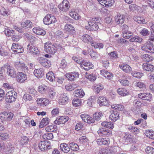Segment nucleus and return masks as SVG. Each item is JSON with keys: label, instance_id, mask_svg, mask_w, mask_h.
I'll return each mask as SVG.
<instances>
[{"label": "nucleus", "instance_id": "f257e3e1", "mask_svg": "<svg viewBox=\"0 0 154 154\" xmlns=\"http://www.w3.org/2000/svg\"><path fill=\"white\" fill-rule=\"evenodd\" d=\"M101 21V19L99 17H94L88 21V27L92 31H96L98 29H102L103 28L102 25L100 23Z\"/></svg>", "mask_w": 154, "mask_h": 154}, {"label": "nucleus", "instance_id": "f03ea898", "mask_svg": "<svg viewBox=\"0 0 154 154\" xmlns=\"http://www.w3.org/2000/svg\"><path fill=\"white\" fill-rule=\"evenodd\" d=\"M81 39L85 42L91 44V45L95 48H102L103 47V44L101 43H97L95 42L92 39V38L88 34H85L83 35Z\"/></svg>", "mask_w": 154, "mask_h": 154}, {"label": "nucleus", "instance_id": "7ed1b4c3", "mask_svg": "<svg viewBox=\"0 0 154 154\" xmlns=\"http://www.w3.org/2000/svg\"><path fill=\"white\" fill-rule=\"evenodd\" d=\"M57 45L51 42H48L45 43L44 48L45 51L47 53L54 54L57 51Z\"/></svg>", "mask_w": 154, "mask_h": 154}, {"label": "nucleus", "instance_id": "20e7f679", "mask_svg": "<svg viewBox=\"0 0 154 154\" xmlns=\"http://www.w3.org/2000/svg\"><path fill=\"white\" fill-rule=\"evenodd\" d=\"M14 114L10 112H4L0 113V121L4 124H7L8 122L11 120Z\"/></svg>", "mask_w": 154, "mask_h": 154}, {"label": "nucleus", "instance_id": "39448f33", "mask_svg": "<svg viewBox=\"0 0 154 154\" xmlns=\"http://www.w3.org/2000/svg\"><path fill=\"white\" fill-rule=\"evenodd\" d=\"M17 93L14 91H10L8 92L6 95L5 100L8 103H12L15 101L17 97Z\"/></svg>", "mask_w": 154, "mask_h": 154}, {"label": "nucleus", "instance_id": "423d86ee", "mask_svg": "<svg viewBox=\"0 0 154 154\" xmlns=\"http://www.w3.org/2000/svg\"><path fill=\"white\" fill-rule=\"evenodd\" d=\"M142 49L147 52L154 53V46L152 43L148 41L142 46Z\"/></svg>", "mask_w": 154, "mask_h": 154}, {"label": "nucleus", "instance_id": "0eeeda50", "mask_svg": "<svg viewBox=\"0 0 154 154\" xmlns=\"http://www.w3.org/2000/svg\"><path fill=\"white\" fill-rule=\"evenodd\" d=\"M38 147L42 151L51 149V146L50 143L47 140L41 141L38 144Z\"/></svg>", "mask_w": 154, "mask_h": 154}, {"label": "nucleus", "instance_id": "6e6552de", "mask_svg": "<svg viewBox=\"0 0 154 154\" xmlns=\"http://www.w3.org/2000/svg\"><path fill=\"white\" fill-rule=\"evenodd\" d=\"M57 20L55 17L51 14H48L43 19V22L45 24L49 25L56 22Z\"/></svg>", "mask_w": 154, "mask_h": 154}, {"label": "nucleus", "instance_id": "1a4fd4ad", "mask_svg": "<svg viewBox=\"0 0 154 154\" xmlns=\"http://www.w3.org/2000/svg\"><path fill=\"white\" fill-rule=\"evenodd\" d=\"M58 7L61 11L66 12L69 10V3L67 0H63L62 3L58 5Z\"/></svg>", "mask_w": 154, "mask_h": 154}, {"label": "nucleus", "instance_id": "9d476101", "mask_svg": "<svg viewBox=\"0 0 154 154\" xmlns=\"http://www.w3.org/2000/svg\"><path fill=\"white\" fill-rule=\"evenodd\" d=\"M2 69L5 70L8 75L12 77H14L16 75V72L15 69L8 65H6L2 66Z\"/></svg>", "mask_w": 154, "mask_h": 154}, {"label": "nucleus", "instance_id": "9b49d317", "mask_svg": "<svg viewBox=\"0 0 154 154\" xmlns=\"http://www.w3.org/2000/svg\"><path fill=\"white\" fill-rule=\"evenodd\" d=\"M15 149L14 146L12 144L8 143L5 144V147L2 151L6 154H11L14 152Z\"/></svg>", "mask_w": 154, "mask_h": 154}, {"label": "nucleus", "instance_id": "f8f14e48", "mask_svg": "<svg viewBox=\"0 0 154 154\" xmlns=\"http://www.w3.org/2000/svg\"><path fill=\"white\" fill-rule=\"evenodd\" d=\"M97 133L100 136H109L112 134V132L111 131L103 128H100L97 131Z\"/></svg>", "mask_w": 154, "mask_h": 154}, {"label": "nucleus", "instance_id": "ddd939ff", "mask_svg": "<svg viewBox=\"0 0 154 154\" xmlns=\"http://www.w3.org/2000/svg\"><path fill=\"white\" fill-rule=\"evenodd\" d=\"M80 116L82 120L85 122L89 124L93 123L94 122V119L86 113L81 114Z\"/></svg>", "mask_w": 154, "mask_h": 154}, {"label": "nucleus", "instance_id": "4468645a", "mask_svg": "<svg viewBox=\"0 0 154 154\" xmlns=\"http://www.w3.org/2000/svg\"><path fill=\"white\" fill-rule=\"evenodd\" d=\"M11 48L12 51L16 54L21 53L24 51L23 47L21 45L16 43H13Z\"/></svg>", "mask_w": 154, "mask_h": 154}, {"label": "nucleus", "instance_id": "2eb2a0df", "mask_svg": "<svg viewBox=\"0 0 154 154\" xmlns=\"http://www.w3.org/2000/svg\"><path fill=\"white\" fill-rule=\"evenodd\" d=\"M27 49L28 51L33 55H38L40 52L37 47L34 46L32 44H29L27 45Z\"/></svg>", "mask_w": 154, "mask_h": 154}, {"label": "nucleus", "instance_id": "dca6fc26", "mask_svg": "<svg viewBox=\"0 0 154 154\" xmlns=\"http://www.w3.org/2000/svg\"><path fill=\"white\" fill-rule=\"evenodd\" d=\"M133 103L134 107L132 108V110L135 114L139 113L140 112V107L141 104V102L137 100H135Z\"/></svg>", "mask_w": 154, "mask_h": 154}, {"label": "nucleus", "instance_id": "f3484780", "mask_svg": "<svg viewBox=\"0 0 154 154\" xmlns=\"http://www.w3.org/2000/svg\"><path fill=\"white\" fill-rule=\"evenodd\" d=\"M36 102L38 105L43 106H47L50 103L49 99L46 98H38Z\"/></svg>", "mask_w": 154, "mask_h": 154}, {"label": "nucleus", "instance_id": "a211bd4d", "mask_svg": "<svg viewBox=\"0 0 154 154\" xmlns=\"http://www.w3.org/2000/svg\"><path fill=\"white\" fill-rule=\"evenodd\" d=\"M79 74L78 72H69L66 74V76L68 80L73 81L79 77Z\"/></svg>", "mask_w": 154, "mask_h": 154}, {"label": "nucleus", "instance_id": "6ab92c4d", "mask_svg": "<svg viewBox=\"0 0 154 154\" xmlns=\"http://www.w3.org/2000/svg\"><path fill=\"white\" fill-rule=\"evenodd\" d=\"M80 66L82 69L88 70L92 68L94 65L91 63L90 62H85L83 60Z\"/></svg>", "mask_w": 154, "mask_h": 154}, {"label": "nucleus", "instance_id": "aec40b11", "mask_svg": "<svg viewBox=\"0 0 154 154\" xmlns=\"http://www.w3.org/2000/svg\"><path fill=\"white\" fill-rule=\"evenodd\" d=\"M38 59L39 63L44 67L48 68L51 66V64L49 60L41 57L38 58Z\"/></svg>", "mask_w": 154, "mask_h": 154}, {"label": "nucleus", "instance_id": "412c9836", "mask_svg": "<svg viewBox=\"0 0 154 154\" xmlns=\"http://www.w3.org/2000/svg\"><path fill=\"white\" fill-rule=\"evenodd\" d=\"M97 101L98 103L100 106H108L109 105V101L104 97H99Z\"/></svg>", "mask_w": 154, "mask_h": 154}, {"label": "nucleus", "instance_id": "4be33fe9", "mask_svg": "<svg viewBox=\"0 0 154 154\" xmlns=\"http://www.w3.org/2000/svg\"><path fill=\"white\" fill-rule=\"evenodd\" d=\"M15 66L18 70L24 71L27 70V66L23 62L19 61L16 62Z\"/></svg>", "mask_w": 154, "mask_h": 154}, {"label": "nucleus", "instance_id": "5701e85b", "mask_svg": "<svg viewBox=\"0 0 154 154\" xmlns=\"http://www.w3.org/2000/svg\"><path fill=\"white\" fill-rule=\"evenodd\" d=\"M115 19L116 22L117 24L122 25L124 23L125 16L119 14L116 16Z\"/></svg>", "mask_w": 154, "mask_h": 154}, {"label": "nucleus", "instance_id": "b1692460", "mask_svg": "<svg viewBox=\"0 0 154 154\" xmlns=\"http://www.w3.org/2000/svg\"><path fill=\"white\" fill-rule=\"evenodd\" d=\"M68 98L66 94H64L61 95L60 97L58 102L60 104L65 105L68 103Z\"/></svg>", "mask_w": 154, "mask_h": 154}, {"label": "nucleus", "instance_id": "393cba45", "mask_svg": "<svg viewBox=\"0 0 154 154\" xmlns=\"http://www.w3.org/2000/svg\"><path fill=\"white\" fill-rule=\"evenodd\" d=\"M96 141L99 145H107L109 143L110 140L108 138L100 137L97 139Z\"/></svg>", "mask_w": 154, "mask_h": 154}, {"label": "nucleus", "instance_id": "a878e982", "mask_svg": "<svg viewBox=\"0 0 154 154\" xmlns=\"http://www.w3.org/2000/svg\"><path fill=\"white\" fill-rule=\"evenodd\" d=\"M100 74L109 80H111L113 76V74L106 70L105 69L101 70L100 71Z\"/></svg>", "mask_w": 154, "mask_h": 154}, {"label": "nucleus", "instance_id": "bb28decb", "mask_svg": "<svg viewBox=\"0 0 154 154\" xmlns=\"http://www.w3.org/2000/svg\"><path fill=\"white\" fill-rule=\"evenodd\" d=\"M65 30L71 34H73L75 33V28L71 24L69 23L66 24L64 26Z\"/></svg>", "mask_w": 154, "mask_h": 154}, {"label": "nucleus", "instance_id": "cd10ccee", "mask_svg": "<svg viewBox=\"0 0 154 154\" xmlns=\"http://www.w3.org/2000/svg\"><path fill=\"white\" fill-rule=\"evenodd\" d=\"M34 33L38 35H44L46 34V32L42 28L39 27H36L32 29Z\"/></svg>", "mask_w": 154, "mask_h": 154}, {"label": "nucleus", "instance_id": "c85d7f7f", "mask_svg": "<svg viewBox=\"0 0 154 154\" xmlns=\"http://www.w3.org/2000/svg\"><path fill=\"white\" fill-rule=\"evenodd\" d=\"M48 94L49 100L51 101H54L56 100L57 94L55 90L54 89H50Z\"/></svg>", "mask_w": 154, "mask_h": 154}, {"label": "nucleus", "instance_id": "c756f323", "mask_svg": "<svg viewBox=\"0 0 154 154\" xmlns=\"http://www.w3.org/2000/svg\"><path fill=\"white\" fill-rule=\"evenodd\" d=\"M69 15L72 18L75 20H78L81 18V17L78 14L76 10L74 9H72L69 12Z\"/></svg>", "mask_w": 154, "mask_h": 154}, {"label": "nucleus", "instance_id": "7c9ffc66", "mask_svg": "<svg viewBox=\"0 0 154 154\" xmlns=\"http://www.w3.org/2000/svg\"><path fill=\"white\" fill-rule=\"evenodd\" d=\"M139 97L141 99L149 100L151 98L152 95L149 93H141L138 94Z\"/></svg>", "mask_w": 154, "mask_h": 154}, {"label": "nucleus", "instance_id": "2f4dec72", "mask_svg": "<svg viewBox=\"0 0 154 154\" xmlns=\"http://www.w3.org/2000/svg\"><path fill=\"white\" fill-rule=\"evenodd\" d=\"M34 74L37 78H42L44 75L43 70L42 68L34 70Z\"/></svg>", "mask_w": 154, "mask_h": 154}, {"label": "nucleus", "instance_id": "473e14b6", "mask_svg": "<svg viewBox=\"0 0 154 154\" xmlns=\"http://www.w3.org/2000/svg\"><path fill=\"white\" fill-rule=\"evenodd\" d=\"M32 23L30 21L26 20L24 22H22L21 25V27L25 29L31 28L32 26Z\"/></svg>", "mask_w": 154, "mask_h": 154}, {"label": "nucleus", "instance_id": "72a5a7b5", "mask_svg": "<svg viewBox=\"0 0 154 154\" xmlns=\"http://www.w3.org/2000/svg\"><path fill=\"white\" fill-rule=\"evenodd\" d=\"M129 9L132 11H137L139 13H141L143 11V9L140 7L135 4H131L129 6Z\"/></svg>", "mask_w": 154, "mask_h": 154}, {"label": "nucleus", "instance_id": "f704fd0d", "mask_svg": "<svg viewBox=\"0 0 154 154\" xmlns=\"http://www.w3.org/2000/svg\"><path fill=\"white\" fill-rule=\"evenodd\" d=\"M27 79L26 75L23 72H20L18 73L17 81L20 82H24Z\"/></svg>", "mask_w": 154, "mask_h": 154}, {"label": "nucleus", "instance_id": "c9c22d12", "mask_svg": "<svg viewBox=\"0 0 154 154\" xmlns=\"http://www.w3.org/2000/svg\"><path fill=\"white\" fill-rule=\"evenodd\" d=\"M119 118V114L116 111H114L109 117V119L114 122H116Z\"/></svg>", "mask_w": 154, "mask_h": 154}, {"label": "nucleus", "instance_id": "e433bc0d", "mask_svg": "<svg viewBox=\"0 0 154 154\" xmlns=\"http://www.w3.org/2000/svg\"><path fill=\"white\" fill-rule=\"evenodd\" d=\"M119 67L123 70L126 73H130L132 72L131 67L127 64H123L119 65Z\"/></svg>", "mask_w": 154, "mask_h": 154}, {"label": "nucleus", "instance_id": "4c0bfd02", "mask_svg": "<svg viewBox=\"0 0 154 154\" xmlns=\"http://www.w3.org/2000/svg\"><path fill=\"white\" fill-rule=\"evenodd\" d=\"M67 120V119L63 116L60 117L59 118H57L54 121V123L56 125H60L65 123Z\"/></svg>", "mask_w": 154, "mask_h": 154}, {"label": "nucleus", "instance_id": "58836bf2", "mask_svg": "<svg viewBox=\"0 0 154 154\" xmlns=\"http://www.w3.org/2000/svg\"><path fill=\"white\" fill-rule=\"evenodd\" d=\"M67 144L63 143L60 144V149L64 152L67 153L70 150V148Z\"/></svg>", "mask_w": 154, "mask_h": 154}, {"label": "nucleus", "instance_id": "ea45409f", "mask_svg": "<svg viewBox=\"0 0 154 154\" xmlns=\"http://www.w3.org/2000/svg\"><path fill=\"white\" fill-rule=\"evenodd\" d=\"M74 93L76 97H82L85 95V92L82 89L75 90Z\"/></svg>", "mask_w": 154, "mask_h": 154}, {"label": "nucleus", "instance_id": "a19ab883", "mask_svg": "<svg viewBox=\"0 0 154 154\" xmlns=\"http://www.w3.org/2000/svg\"><path fill=\"white\" fill-rule=\"evenodd\" d=\"M143 68L144 70L148 71H152L154 70L153 65L147 63L143 64Z\"/></svg>", "mask_w": 154, "mask_h": 154}, {"label": "nucleus", "instance_id": "79ce46f5", "mask_svg": "<svg viewBox=\"0 0 154 154\" xmlns=\"http://www.w3.org/2000/svg\"><path fill=\"white\" fill-rule=\"evenodd\" d=\"M117 93L121 96H125L128 94V91L124 88H119L117 89Z\"/></svg>", "mask_w": 154, "mask_h": 154}, {"label": "nucleus", "instance_id": "37998d69", "mask_svg": "<svg viewBox=\"0 0 154 154\" xmlns=\"http://www.w3.org/2000/svg\"><path fill=\"white\" fill-rule=\"evenodd\" d=\"M122 35L124 38L126 39H129L131 37L133 36V34L131 32L127 30L123 31L122 32Z\"/></svg>", "mask_w": 154, "mask_h": 154}, {"label": "nucleus", "instance_id": "c03bdc74", "mask_svg": "<svg viewBox=\"0 0 154 154\" xmlns=\"http://www.w3.org/2000/svg\"><path fill=\"white\" fill-rule=\"evenodd\" d=\"M78 86L77 85L74 84H68L65 86V89L69 91H72L77 88Z\"/></svg>", "mask_w": 154, "mask_h": 154}, {"label": "nucleus", "instance_id": "a18cd8bd", "mask_svg": "<svg viewBox=\"0 0 154 154\" xmlns=\"http://www.w3.org/2000/svg\"><path fill=\"white\" fill-rule=\"evenodd\" d=\"M123 140L125 142L128 143L130 142L132 140V136L129 134H126L124 133L123 134Z\"/></svg>", "mask_w": 154, "mask_h": 154}, {"label": "nucleus", "instance_id": "49530a36", "mask_svg": "<svg viewBox=\"0 0 154 154\" xmlns=\"http://www.w3.org/2000/svg\"><path fill=\"white\" fill-rule=\"evenodd\" d=\"M49 119L47 117L43 118L40 122V125H39V128H42L44 126L48 124L49 123Z\"/></svg>", "mask_w": 154, "mask_h": 154}, {"label": "nucleus", "instance_id": "de8ad7c7", "mask_svg": "<svg viewBox=\"0 0 154 154\" xmlns=\"http://www.w3.org/2000/svg\"><path fill=\"white\" fill-rule=\"evenodd\" d=\"M121 84L124 86H126L128 85L129 82L127 79L125 78L124 75H123L122 78L119 80Z\"/></svg>", "mask_w": 154, "mask_h": 154}, {"label": "nucleus", "instance_id": "09e8293b", "mask_svg": "<svg viewBox=\"0 0 154 154\" xmlns=\"http://www.w3.org/2000/svg\"><path fill=\"white\" fill-rule=\"evenodd\" d=\"M46 78L51 82H53L55 79L54 73L52 72H50L46 74Z\"/></svg>", "mask_w": 154, "mask_h": 154}, {"label": "nucleus", "instance_id": "8fccbe9b", "mask_svg": "<svg viewBox=\"0 0 154 154\" xmlns=\"http://www.w3.org/2000/svg\"><path fill=\"white\" fill-rule=\"evenodd\" d=\"M126 128L134 134H138L139 132L140 131L138 128L131 125L127 126Z\"/></svg>", "mask_w": 154, "mask_h": 154}, {"label": "nucleus", "instance_id": "3c124183", "mask_svg": "<svg viewBox=\"0 0 154 154\" xmlns=\"http://www.w3.org/2000/svg\"><path fill=\"white\" fill-rule=\"evenodd\" d=\"M45 130L47 132H53L57 130V127L56 125H52L46 127L45 128Z\"/></svg>", "mask_w": 154, "mask_h": 154}, {"label": "nucleus", "instance_id": "603ef678", "mask_svg": "<svg viewBox=\"0 0 154 154\" xmlns=\"http://www.w3.org/2000/svg\"><path fill=\"white\" fill-rule=\"evenodd\" d=\"M139 32L141 35L144 36L149 35V31L145 28H140L139 30Z\"/></svg>", "mask_w": 154, "mask_h": 154}, {"label": "nucleus", "instance_id": "864d4df0", "mask_svg": "<svg viewBox=\"0 0 154 154\" xmlns=\"http://www.w3.org/2000/svg\"><path fill=\"white\" fill-rule=\"evenodd\" d=\"M70 149L74 151H76L79 149L78 145L75 143H71L69 144Z\"/></svg>", "mask_w": 154, "mask_h": 154}, {"label": "nucleus", "instance_id": "5fc2aeb1", "mask_svg": "<svg viewBox=\"0 0 154 154\" xmlns=\"http://www.w3.org/2000/svg\"><path fill=\"white\" fill-rule=\"evenodd\" d=\"M101 125L103 126L111 129H112L114 128L113 124L110 122H103L102 123Z\"/></svg>", "mask_w": 154, "mask_h": 154}, {"label": "nucleus", "instance_id": "6e6d98bb", "mask_svg": "<svg viewBox=\"0 0 154 154\" xmlns=\"http://www.w3.org/2000/svg\"><path fill=\"white\" fill-rule=\"evenodd\" d=\"M143 60L146 62L151 61L152 60V57L148 54H143L142 55Z\"/></svg>", "mask_w": 154, "mask_h": 154}, {"label": "nucleus", "instance_id": "4d7b16f0", "mask_svg": "<svg viewBox=\"0 0 154 154\" xmlns=\"http://www.w3.org/2000/svg\"><path fill=\"white\" fill-rule=\"evenodd\" d=\"M142 38L139 36L136 35L130 39L131 42H137L141 43L142 42Z\"/></svg>", "mask_w": 154, "mask_h": 154}, {"label": "nucleus", "instance_id": "13d9d810", "mask_svg": "<svg viewBox=\"0 0 154 154\" xmlns=\"http://www.w3.org/2000/svg\"><path fill=\"white\" fill-rule=\"evenodd\" d=\"M111 107L114 109L119 111H122L124 109V106L120 104L112 105Z\"/></svg>", "mask_w": 154, "mask_h": 154}, {"label": "nucleus", "instance_id": "bf43d9fd", "mask_svg": "<svg viewBox=\"0 0 154 154\" xmlns=\"http://www.w3.org/2000/svg\"><path fill=\"white\" fill-rule=\"evenodd\" d=\"M29 140V138L26 136L22 137L20 140V143L22 145H26L28 143Z\"/></svg>", "mask_w": 154, "mask_h": 154}, {"label": "nucleus", "instance_id": "052dcab7", "mask_svg": "<svg viewBox=\"0 0 154 154\" xmlns=\"http://www.w3.org/2000/svg\"><path fill=\"white\" fill-rule=\"evenodd\" d=\"M95 100L96 98L95 96H91L87 100V103L89 106H91Z\"/></svg>", "mask_w": 154, "mask_h": 154}, {"label": "nucleus", "instance_id": "680f3d73", "mask_svg": "<svg viewBox=\"0 0 154 154\" xmlns=\"http://www.w3.org/2000/svg\"><path fill=\"white\" fill-rule=\"evenodd\" d=\"M145 152L147 154H154V148L151 146H147Z\"/></svg>", "mask_w": 154, "mask_h": 154}, {"label": "nucleus", "instance_id": "e2e57ef3", "mask_svg": "<svg viewBox=\"0 0 154 154\" xmlns=\"http://www.w3.org/2000/svg\"><path fill=\"white\" fill-rule=\"evenodd\" d=\"M103 86L102 85L98 84L95 86L94 91L97 94L101 90L104 88Z\"/></svg>", "mask_w": 154, "mask_h": 154}, {"label": "nucleus", "instance_id": "0e129e2a", "mask_svg": "<svg viewBox=\"0 0 154 154\" xmlns=\"http://www.w3.org/2000/svg\"><path fill=\"white\" fill-rule=\"evenodd\" d=\"M146 136L149 138L154 140V131L147 130L146 131Z\"/></svg>", "mask_w": 154, "mask_h": 154}, {"label": "nucleus", "instance_id": "69168bd1", "mask_svg": "<svg viewBox=\"0 0 154 154\" xmlns=\"http://www.w3.org/2000/svg\"><path fill=\"white\" fill-rule=\"evenodd\" d=\"M72 103L73 106L75 107L80 106L82 104V102L81 100L78 99L73 100Z\"/></svg>", "mask_w": 154, "mask_h": 154}, {"label": "nucleus", "instance_id": "338daca9", "mask_svg": "<svg viewBox=\"0 0 154 154\" xmlns=\"http://www.w3.org/2000/svg\"><path fill=\"white\" fill-rule=\"evenodd\" d=\"M1 14L2 15L6 16H8L10 14V11L7 9H6L4 8H2L0 10Z\"/></svg>", "mask_w": 154, "mask_h": 154}, {"label": "nucleus", "instance_id": "774afa93", "mask_svg": "<svg viewBox=\"0 0 154 154\" xmlns=\"http://www.w3.org/2000/svg\"><path fill=\"white\" fill-rule=\"evenodd\" d=\"M102 116V114L100 112H97L93 115V119L96 120H99L101 119Z\"/></svg>", "mask_w": 154, "mask_h": 154}]
</instances>
